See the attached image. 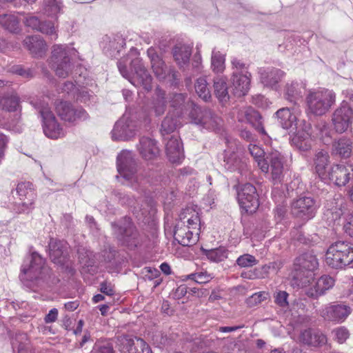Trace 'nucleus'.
Instances as JSON below:
<instances>
[{"label":"nucleus","mask_w":353,"mask_h":353,"mask_svg":"<svg viewBox=\"0 0 353 353\" xmlns=\"http://www.w3.org/2000/svg\"><path fill=\"white\" fill-rule=\"evenodd\" d=\"M183 281L188 279L192 280L197 283L204 284L210 282L213 276L205 270L198 271L183 276Z\"/></svg>","instance_id":"obj_43"},{"label":"nucleus","mask_w":353,"mask_h":353,"mask_svg":"<svg viewBox=\"0 0 353 353\" xmlns=\"http://www.w3.org/2000/svg\"><path fill=\"white\" fill-rule=\"evenodd\" d=\"M353 141L351 139L342 137L334 141L332 145L333 153L342 158H348L352 153Z\"/></svg>","instance_id":"obj_32"},{"label":"nucleus","mask_w":353,"mask_h":353,"mask_svg":"<svg viewBox=\"0 0 353 353\" xmlns=\"http://www.w3.org/2000/svg\"><path fill=\"white\" fill-rule=\"evenodd\" d=\"M350 307L344 303H328L320 310V315L325 320L343 323L351 314Z\"/></svg>","instance_id":"obj_15"},{"label":"nucleus","mask_w":353,"mask_h":353,"mask_svg":"<svg viewBox=\"0 0 353 353\" xmlns=\"http://www.w3.org/2000/svg\"><path fill=\"white\" fill-rule=\"evenodd\" d=\"M258 263V261L256 259V258L249 254H245L236 259V263L238 265L242 268H249L252 267L255 265H256Z\"/></svg>","instance_id":"obj_50"},{"label":"nucleus","mask_w":353,"mask_h":353,"mask_svg":"<svg viewBox=\"0 0 353 353\" xmlns=\"http://www.w3.org/2000/svg\"><path fill=\"white\" fill-rule=\"evenodd\" d=\"M268 293L259 292L254 294L248 299V303L250 305H256L268 299Z\"/></svg>","instance_id":"obj_57"},{"label":"nucleus","mask_w":353,"mask_h":353,"mask_svg":"<svg viewBox=\"0 0 353 353\" xmlns=\"http://www.w3.org/2000/svg\"><path fill=\"white\" fill-rule=\"evenodd\" d=\"M225 55L219 51L213 50L212 54V68L215 72H222L225 70Z\"/></svg>","instance_id":"obj_44"},{"label":"nucleus","mask_w":353,"mask_h":353,"mask_svg":"<svg viewBox=\"0 0 353 353\" xmlns=\"http://www.w3.org/2000/svg\"><path fill=\"white\" fill-rule=\"evenodd\" d=\"M276 115L283 128L288 130L295 125L296 129L295 134L297 132L299 125L303 120L298 121L297 117L292 110L288 108H281L276 112Z\"/></svg>","instance_id":"obj_30"},{"label":"nucleus","mask_w":353,"mask_h":353,"mask_svg":"<svg viewBox=\"0 0 353 353\" xmlns=\"http://www.w3.org/2000/svg\"><path fill=\"white\" fill-rule=\"evenodd\" d=\"M185 101V95L183 94H174L172 101V105L175 107L177 105H181Z\"/></svg>","instance_id":"obj_64"},{"label":"nucleus","mask_w":353,"mask_h":353,"mask_svg":"<svg viewBox=\"0 0 353 353\" xmlns=\"http://www.w3.org/2000/svg\"><path fill=\"white\" fill-rule=\"evenodd\" d=\"M251 74L248 72L245 73L232 72V84L234 94L237 97L245 95L250 90Z\"/></svg>","instance_id":"obj_21"},{"label":"nucleus","mask_w":353,"mask_h":353,"mask_svg":"<svg viewBox=\"0 0 353 353\" xmlns=\"http://www.w3.org/2000/svg\"><path fill=\"white\" fill-rule=\"evenodd\" d=\"M0 105L3 110L8 112L15 111L19 107V99L14 95L2 97L0 99Z\"/></svg>","instance_id":"obj_48"},{"label":"nucleus","mask_w":353,"mask_h":353,"mask_svg":"<svg viewBox=\"0 0 353 353\" xmlns=\"http://www.w3.org/2000/svg\"><path fill=\"white\" fill-rule=\"evenodd\" d=\"M23 43L34 57H41L46 50V44L39 36L27 37Z\"/></svg>","instance_id":"obj_34"},{"label":"nucleus","mask_w":353,"mask_h":353,"mask_svg":"<svg viewBox=\"0 0 353 353\" xmlns=\"http://www.w3.org/2000/svg\"><path fill=\"white\" fill-rule=\"evenodd\" d=\"M343 228L347 234L353 237V213L347 217Z\"/></svg>","instance_id":"obj_60"},{"label":"nucleus","mask_w":353,"mask_h":353,"mask_svg":"<svg viewBox=\"0 0 353 353\" xmlns=\"http://www.w3.org/2000/svg\"><path fill=\"white\" fill-rule=\"evenodd\" d=\"M48 271L45 259L37 252H33L23 261L19 278L24 284L30 287V283L44 279Z\"/></svg>","instance_id":"obj_3"},{"label":"nucleus","mask_w":353,"mask_h":353,"mask_svg":"<svg viewBox=\"0 0 353 353\" xmlns=\"http://www.w3.org/2000/svg\"><path fill=\"white\" fill-rule=\"evenodd\" d=\"M74 48L62 45H54L52 50V61L56 74L61 78L67 77L73 68L70 57L74 54Z\"/></svg>","instance_id":"obj_7"},{"label":"nucleus","mask_w":353,"mask_h":353,"mask_svg":"<svg viewBox=\"0 0 353 353\" xmlns=\"http://www.w3.org/2000/svg\"><path fill=\"white\" fill-rule=\"evenodd\" d=\"M333 340L339 344L345 343L350 336V330L345 326H339L332 330Z\"/></svg>","instance_id":"obj_45"},{"label":"nucleus","mask_w":353,"mask_h":353,"mask_svg":"<svg viewBox=\"0 0 353 353\" xmlns=\"http://www.w3.org/2000/svg\"><path fill=\"white\" fill-rule=\"evenodd\" d=\"M201 232L199 210L195 207H188L179 214V221L175 226L174 237L183 246L195 244Z\"/></svg>","instance_id":"obj_1"},{"label":"nucleus","mask_w":353,"mask_h":353,"mask_svg":"<svg viewBox=\"0 0 353 353\" xmlns=\"http://www.w3.org/2000/svg\"><path fill=\"white\" fill-rule=\"evenodd\" d=\"M203 252L210 261L215 263L223 261L228 256L227 250L223 247L212 250H203Z\"/></svg>","instance_id":"obj_41"},{"label":"nucleus","mask_w":353,"mask_h":353,"mask_svg":"<svg viewBox=\"0 0 353 353\" xmlns=\"http://www.w3.org/2000/svg\"><path fill=\"white\" fill-rule=\"evenodd\" d=\"M341 204H337L334 206H331L329 203L327 204V210H325L324 215L327 217L329 221H335L340 219L342 214V210L341 209Z\"/></svg>","instance_id":"obj_49"},{"label":"nucleus","mask_w":353,"mask_h":353,"mask_svg":"<svg viewBox=\"0 0 353 353\" xmlns=\"http://www.w3.org/2000/svg\"><path fill=\"white\" fill-rule=\"evenodd\" d=\"M316 210L314 200L309 196L299 198L292 203V214L305 221L314 217Z\"/></svg>","instance_id":"obj_16"},{"label":"nucleus","mask_w":353,"mask_h":353,"mask_svg":"<svg viewBox=\"0 0 353 353\" xmlns=\"http://www.w3.org/2000/svg\"><path fill=\"white\" fill-rule=\"evenodd\" d=\"M319 139L325 143L330 141V130L328 125L321 122L312 130L310 123L303 120L298 127V131L292 138V144L301 151H307L312 147V140Z\"/></svg>","instance_id":"obj_2"},{"label":"nucleus","mask_w":353,"mask_h":353,"mask_svg":"<svg viewBox=\"0 0 353 353\" xmlns=\"http://www.w3.org/2000/svg\"><path fill=\"white\" fill-rule=\"evenodd\" d=\"M283 76V72L279 69H269L261 72V81L265 86L276 89L278 83L282 79Z\"/></svg>","instance_id":"obj_33"},{"label":"nucleus","mask_w":353,"mask_h":353,"mask_svg":"<svg viewBox=\"0 0 353 353\" xmlns=\"http://www.w3.org/2000/svg\"><path fill=\"white\" fill-rule=\"evenodd\" d=\"M285 94L289 101H294V99L300 95L299 84L296 82L293 81L290 83H288L285 87Z\"/></svg>","instance_id":"obj_53"},{"label":"nucleus","mask_w":353,"mask_h":353,"mask_svg":"<svg viewBox=\"0 0 353 353\" xmlns=\"http://www.w3.org/2000/svg\"><path fill=\"white\" fill-rule=\"evenodd\" d=\"M117 170L123 179L134 183H139V176L136 174V164L131 152L123 150L117 157Z\"/></svg>","instance_id":"obj_11"},{"label":"nucleus","mask_w":353,"mask_h":353,"mask_svg":"<svg viewBox=\"0 0 353 353\" xmlns=\"http://www.w3.org/2000/svg\"><path fill=\"white\" fill-rule=\"evenodd\" d=\"M270 269V265H264L261 268V270L259 269H256L255 270L256 273L254 275L250 274L249 276H247L245 274L243 273L242 276L245 278H248V279H253L255 278H259V277H265L269 273Z\"/></svg>","instance_id":"obj_58"},{"label":"nucleus","mask_w":353,"mask_h":353,"mask_svg":"<svg viewBox=\"0 0 353 353\" xmlns=\"http://www.w3.org/2000/svg\"><path fill=\"white\" fill-rule=\"evenodd\" d=\"M332 124L339 133L347 131L353 121V109L346 101H343L332 114Z\"/></svg>","instance_id":"obj_12"},{"label":"nucleus","mask_w":353,"mask_h":353,"mask_svg":"<svg viewBox=\"0 0 353 353\" xmlns=\"http://www.w3.org/2000/svg\"><path fill=\"white\" fill-rule=\"evenodd\" d=\"M39 31L43 34H48L52 37V39H57V34L56 32V28L54 24L51 22H43L41 23L40 26L38 29Z\"/></svg>","instance_id":"obj_54"},{"label":"nucleus","mask_w":353,"mask_h":353,"mask_svg":"<svg viewBox=\"0 0 353 353\" xmlns=\"http://www.w3.org/2000/svg\"><path fill=\"white\" fill-rule=\"evenodd\" d=\"M315 172L323 181L326 179V175L328 172L327 166L330 163V156L327 151L321 150L319 151L314 159Z\"/></svg>","instance_id":"obj_31"},{"label":"nucleus","mask_w":353,"mask_h":353,"mask_svg":"<svg viewBox=\"0 0 353 353\" xmlns=\"http://www.w3.org/2000/svg\"><path fill=\"white\" fill-rule=\"evenodd\" d=\"M33 105L38 110L43 118V132L49 138L58 139L64 135V132L60 125L57 123L53 113L50 110L48 103L44 101L33 103Z\"/></svg>","instance_id":"obj_9"},{"label":"nucleus","mask_w":353,"mask_h":353,"mask_svg":"<svg viewBox=\"0 0 353 353\" xmlns=\"http://www.w3.org/2000/svg\"><path fill=\"white\" fill-rule=\"evenodd\" d=\"M100 290L102 293L107 296L114 295L115 291L111 283H103L101 284Z\"/></svg>","instance_id":"obj_62"},{"label":"nucleus","mask_w":353,"mask_h":353,"mask_svg":"<svg viewBox=\"0 0 353 353\" xmlns=\"http://www.w3.org/2000/svg\"><path fill=\"white\" fill-rule=\"evenodd\" d=\"M308 112L316 116L325 114L335 103L334 92L326 88L310 90L306 97Z\"/></svg>","instance_id":"obj_5"},{"label":"nucleus","mask_w":353,"mask_h":353,"mask_svg":"<svg viewBox=\"0 0 353 353\" xmlns=\"http://www.w3.org/2000/svg\"><path fill=\"white\" fill-rule=\"evenodd\" d=\"M118 347L121 353H152L149 345L141 339H132L126 336L118 339Z\"/></svg>","instance_id":"obj_18"},{"label":"nucleus","mask_w":353,"mask_h":353,"mask_svg":"<svg viewBox=\"0 0 353 353\" xmlns=\"http://www.w3.org/2000/svg\"><path fill=\"white\" fill-rule=\"evenodd\" d=\"M334 285L335 279L327 274H323L312 281H303L301 283L305 294L314 299L324 296Z\"/></svg>","instance_id":"obj_8"},{"label":"nucleus","mask_w":353,"mask_h":353,"mask_svg":"<svg viewBox=\"0 0 353 353\" xmlns=\"http://www.w3.org/2000/svg\"><path fill=\"white\" fill-rule=\"evenodd\" d=\"M232 65L233 72L237 73H245L248 72L245 68V65L236 58H233L231 61Z\"/></svg>","instance_id":"obj_59"},{"label":"nucleus","mask_w":353,"mask_h":353,"mask_svg":"<svg viewBox=\"0 0 353 353\" xmlns=\"http://www.w3.org/2000/svg\"><path fill=\"white\" fill-rule=\"evenodd\" d=\"M189 117L192 123L210 130H217L222 123V120L210 110L196 105L192 107Z\"/></svg>","instance_id":"obj_10"},{"label":"nucleus","mask_w":353,"mask_h":353,"mask_svg":"<svg viewBox=\"0 0 353 353\" xmlns=\"http://www.w3.org/2000/svg\"><path fill=\"white\" fill-rule=\"evenodd\" d=\"M94 350L99 353H114L110 341H99L95 344Z\"/></svg>","instance_id":"obj_56"},{"label":"nucleus","mask_w":353,"mask_h":353,"mask_svg":"<svg viewBox=\"0 0 353 353\" xmlns=\"http://www.w3.org/2000/svg\"><path fill=\"white\" fill-rule=\"evenodd\" d=\"M137 128L133 121L123 115L114 125L112 132V139L115 141H126L136 134Z\"/></svg>","instance_id":"obj_19"},{"label":"nucleus","mask_w":353,"mask_h":353,"mask_svg":"<svg viewBox=\"0 0 353 353\" xmlns=\"http://www.w3.org/2000/svg\"><path fill=\"white\" fill-rule=\"evenodd\" d=\"M353 176L352 166L347 163H339L333 165L326 175L325 182H332L338 186L345 185Z\"/></svg>","instance_id":"obj_14"},{"label":"nucleus","mask_w":353,"mask_h":353,"mask_svg":"<svg viewBox=\"0 0 353 353\" xmlns=\"http://www.w3.org/2000/svg\"><path fill=\"white\" fill-rule=\"evenodd\" d=\"M224 161L225 162V166L227 169L233 170L239 167L241 161L236 153L229 154L226 152L224 157Z\"/></svg>","instance_id":"obj_51"},{"label":"nucleus","mask_w":353,"mask_h":353,"mask_svg":"<svg viewBox=\"0 0 353 353\" xmlns=\"http://www.w3.org/2000/svg\"><path fill=\"white\" fill-rule=\"evenodd\" d=\"M0 24L10 32H14L18 28V20L17 17L12 14H1Z\"/></svg>","instance_id":"obj_46"},{"label":"nucleus","mask_w":353,"mask_h":353,"mask_svg":"<svg viewBox=\"0 0 353 353\" xmlns=\"http://www.w3.org/2000/svg\"><path fill=\"white\" fill-rule=\"evenodd\" d=\"M34 201L29 199L21 201V203L15 205L14 210L19 214H29L34 209Z\"/></svg>","instance_id":"obj_52"},{"label":"nucleus","mask_w":353,"mask_h":353,"mask_svg":"<svg viewBox=\"0 0 353 353\" xmlns=\"http://www.w3.org/2000/svg\"><path fill=\"white\" fill-rule=\"evenodd\" d=\"M153 72L159 80H164L169 74L170 71L165 65L163 59L157 54L154 48L151 47L147 50Z\"/></svg>","instance_id":"obj_23"},{"label":"nucleus","mask_w":353,"mask_h":353,"mask_svg":"<svg viewBox=\"0 0 353 353\" xmlns=\"http://www.w3.org/2000/svg\"><path fill=\"white\" fill-rule=\"evenodd\" d=\"M249 151L257 163L260 170L265 173H268L269 172V165L267 163L266 158H264V151L262 148L255 144H250Z\"/></svg>","instance_id":"obj_37"},{"label":"nucleus","mask_w":353,"mask_h":353,"mask_svg":"<svg viewBox=\"0 0 353 353\" xmlns=\"http://www.w3.org/2000/svg\"><path fill=\"white\" fill-rule=\"evenodd\" d=\"M165 150L169 160L179 163L183 159L182 143L178 137L172 136L165 143Z\"/></svg>","instance_id":"obj_26"},{"label":"nucleus","mask_w":353,"mask_h":353,"mask_svg":"<svg viewBox=\"0 0 353 353\" xmlns=\"http://www.w3.org/2000/svg\"><path fill=\"white\" fill-rule=\"evenodd\" d=\"M137 148L142 157L145 160H152L159 153L156 141L149 137H142L139 141Z\"/></svg>","instance_id":"obj_28"},{"label":"nucleus","mask_w":353,"mask_h":353,"mask_svg":"<svg viewBox=\"0 0 353 353\" xmlns=\"http://www.w3.org/2000/svg\"><path fill=\"white\" fill-rule=\"evenodd\" d=\"M66 242L52 239L49 243L50 256L54 263L63 265L68 252Z\"/></svg>","instance_id":"obj_20"},{"label":"nucleus","mask_w":353,"mask_h":353,"mask_svg":"<svg viewBox=\"0 0 353 353\" xmlns=\"http://www.w3.org/2000/svg\"><path fill=\"white\" fill-rule=\"evenodd\" d=\"M26 24L27 26L30 27L31 28L34 30L39 29L41 22L39 21V19L36 17H28L26 19Z\"/></svg>","instance_id":"obj_61"},{"label":"nucleus","mask_w":353,"mask_h":353,"mask_svg":"<svg viewBox=\"0 0 353 353\" xmlns=\"http://www.w3.org/2000/svg\"><path fill=\"white\" fill-rule=\"evenodd\" d=\"M173 57L180 67H183L189 63L192 54V46L185 44H177L172 50Z\"/></svg>","instance_id":"obj_35"},{"label":"nucleus","mask_w":353,"mask_h":353,"mask_svg":"<svg viewBox=\"0 0 353 353\" xmlns=\"http://www.w3.org/2000/svg\"><path fill=\"white\" fill-rule=\"evenodd\" d=\"M62 2L61 0H44L43 12L50 17H56L61 10Z\"/></svg>","instance_id":"obj_42"},{"label":"nucleus","mask_w":353,"mask_h":353,"mask_svg":"<svg viewBox=\"0 0 353 353\" xmlns=\"http://www.w3.org/2000/svg\"><path fill=\"white\" fill-rule=\"evenodd\" d=\"M326 264L335 269H341L353 262V245L346 241H337L327 248L325 255Z\"/></svg>","instance_id":"obj_4"},{"label":"nucleus","mask_w":353,"mask_h":353,"mask_svg":"<svg viewBox=\"0 0 353 353\" xmlns=\"http://www.w3.org/2000/svg\"><path fill=\"white\" fill-rule=\"evenodd\" d=\"M165 92L161 90H158L156 92V98L153 101V108L157 115L162 114L166 105V101L165 100Z\"/></svg>","instance_id":"obj_47"},{"label":"nucleus","mask_w":353,"mask_h":353,"mask_svg":"<svg viewBox=\"0 0 353 353\" xmlns=\"http://www.w3.org/2000/svg\"><path fill=\"white\" fill-rule=\"evenodd\" d=\"M180 124L178 118L169 112L161 123V132L162 135L165 136L173 132Z\"/></svg>","instance_id":"obj_39"},{"label":"nucleus","mask_w":353,"mask_h":353,"mask_svg":"<svg viewBox=\"0 0 353 353\" xmlns=\"http://www.w3.org/2000/svg\"><path fill=\"white\" fill-rule=\"evenodd\" d=\"M273 181H280L283 172V156L279 151L270 152L266 157Z\"/></svg>","instance_id":"obj_24"},{"label":"nucleus","mask_w":353,"mask_h":353,"mask_svg":"<svg viewBox=\"0 0 353 353\" xmlns=\"http://www.w3.org/2000/svg\"><path fill=\"white\" fill-rule=\"evenodd\" d=\"M195 90L199 97L205 101H208L211 98V94L208 83L205 77L199 78L195 83Z\"/></svg>","instance_id":"obj_40"},{"label":"nucleus","mask_w":353,"mask_h":353,"mask_svg":"<svg viewBox=\"0 0 353 353\" xmlns=\"http://www.w3.org/2000/svg\"><path fill=\"white\" fill-rule=\"evenodd\" d=\"M56 111L61 119L73 123L77 121L85 120L88 115L82 108H74L72 105L65 101H59L56 103Z\"/></svg>","instance_id":"obj_17"},{"label":"nucleus","mask_w":353,"mask_h":353,"mask_svg":"<svg viewBox=\"0 0 353 353\" xmlns=\"http://www.w3.org/2000/svg\"><path fill=\"white\" fill-rule=\"evenodd\" d=\"M294 265L297 275L302 273L304 275L305 272L309 273L316 270L319 267V261L314 254L305 253L296 258Z\"/></svg>","instance_id":"obj_22"},{"label":"nucleus","mask_w":353,"mask_h":353,"mask_svg":"<svg viewBox=\"0 0 353 353\" xmlns=\"http://www.w3.org/2000/svg\"><path fill=\"white\" fill-rule=\"evenodd\" d=\"M301 343L314 347L325 345L327 339L320 330L307 329L303 331L299 336Z\"/></svg>","instance_id":"obj_25"},{"label":"nucleus","mask_w":353,"mask_h":353,"mask_svg":"<svg viewBox=\"0 0 353 353\" xmlns=\"http://www.w3.org/2000/svg\"><path fill=\"white\" fill-rule=\"evenodd\" d=\"M289 294L285 291L279 290L274 294V302L280 307L288 306Z\"/></svg>","instance_id":"obj_55"},{"label":"nucleus","mask_w":353,"mask_h":353,"mask_svg":"<svg viewBox=\"0 0 353 353\" xmlns=\"http://www.w3.org/2000/svg\"><path fill=\"white\" fill-rule=\"evenodd\" d=\"M117 232L121 235V236L119 237V239L127 246L134 248L139 244L138 232L130 221L126 223L125 227H119Z\"/></svg>","instance_id":"obj_27"},{"label":"nucleus","mask_w":353,"mask_h":353,"mask_svg":"<svg viewBox=\"0 0 353 353\" xmlns=\"http://www.w3.org/2000/svg\"><path fill=\"white\" fill-rule=\"evenodd\" d=\"M58 316V310L56 308H53L50 310L48 314L45 316V322L46 323H50L54 322Z\"/></svg>","instance_id":"obj_63"},{"label":"nucleus","mask_w":353,"mask_h":353,"mask_svg":"<svg viewBox=\"0 0 353 353\" xmlns=\"http://www.w3.org/2000/svg\"><path fill=\"white\" fill-rule=\"evenodd\" d=\"M131 68L134 70L132 76L127 71L125 64L120 61L118 68L121 75L135 86H142L145 90L152 88V77L142 63V59L137 57L131 61Z\"/></svg>","instance_id":"obj_6"},{"label":"nucleus","mask_w":353,"mask_h":353,"mask_svg":"<svg viewBox=\"0 0 353 353\" xmlns=\"http://www.w3.org/2000/svg\"><path fill=\"white\" fill-rule=\"evenodd\" d=\"M239 203L247 213H254L259 206L256 188L250 184H244L238 192Z\"/></svg>","instance_id":"obj_13"},{"label":"nucleus","mask_w":353,"mask_h":353,"mask_svg":"<svg viewBox=\"0 0 353 353\" xmlns=\"http://www.w3.org/2000/svg\"><path fill=\"white\" fill-rule=\"evenodd\" d=\"M238 119L241 122H248L261 133H265V130L261 122V116L257 111L251 107H245L238 112Z\"/></svg>","instance_id":"obj_29"},{"label":"nucleus","mask_w":353,"mask_h":353,"mask_svg":"<svg viewBox=\"0 0 353 353\" xmlns=\"http://www.w3.org/2000/svg\"><path fill=\"white\" fill-rule=\"evenodd\" d=\"M214 94L219 101L225 103L228 101L230 97L228 94V87L227 79L224 77H217L214 79Z\"/></svg>","instance_id":"obj_36"},{"label":"nucleus","mask_w":353,"mask_h":353,"mask_svg":"<svg viewBox=\"0 0 353 353\" xmlns=\"http://www.w3.org/2000/svg\"><path fill=\"white\" fill-rule=\"evenodd\" d=\"M16 191L21 201L31 200L35 201L36 194L32 188V183L29 182H21L18 183Z\"/></svg>","instance_id":"obj_38"}]
</instances>
